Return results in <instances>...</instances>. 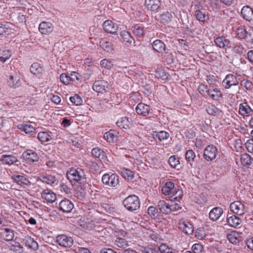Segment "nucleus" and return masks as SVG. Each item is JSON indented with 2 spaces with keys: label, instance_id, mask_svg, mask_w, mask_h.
<instances>
[{
  "label": "nucleus",
  "instance_id": "60",
  "mask_svg": "<svg viewBox=\"0 0 253 253\" xmlns=\"http://www.w3.org/2000/svg\"><path fill=\"white\" fill-rule=\"evenodd\" d=\"M100 65L103 68L110 69L112 68L113 64L109 59H103L100 62Z\"/></svg>",
  "mask_w": 253,
  "mask_h": 253
},
{
  "label": "nucleus",
  "instance_id": "16",
  "mask_svg": "<svg viewBox=\"0 0 253 253\" xmlns=\"http://www.w3.org/2000/svg\"><path fill=\"white\" fill-rule=\"evenodd\" d=\"M103 29L105 32L112 34H117L118 31V26L111 20H106L103 24Z\"/></svg>",
  "mask_w": 253,
  "mask_h": 253
},
{
  "label": "nucleus",
  "instance_id": "11",
  "mask_svg": "<svg viewBox=\"0 0 253 253\" xmlns=\"http://www.w3.org/2000/svg\"><path fill=\"white\" fill-rule=\"evenodd\" d=\"M242 16L248 22L253 21V5L251 7L249 5L243 6L241 9Z\"/></svg>",
  "mask_w": 253,
  "mask_h": 253
},
{
  "label": "nucleus",
  "instance_id": "38",
  "mask_svg": "<svg viewBox=\"0 0 253 253\" xmlns=\"http://www.w3.org/2000/svg\"><path fill=\"white\" fill-rule=\"evenodd\" d=\"M30 71L32 74L41 77L42 75V68L39 63L35 62L31 65Z\"/></svg>",
  "mask_w": 253,
  "mask_h": 253
},
{
  "label": "nucleus",
  "instance_id": "62",
  "mask_svg": "<svg viewBox=\"0 0 253 253\" xmlns=\"http://www.w3.org/2000/svg\"><path fill=\"white\" fill-rule=\"evenodd\" d=\"M184 226L183 232L185 234L190 235L193 233L194 231V228L192 224L189 223H184Z\"/></svg>",
  "mask_w": 253,
  "mask_h": 253
},
{
  "label": "nucleus",
  "instance_id": "15",
  "mask_svg": "<svg viewBox=\"0 0 253 253\" xmlns=\"http://www.w3.org/2000/svg\"><path fill=\"white\" fill-rule=\"evenodd\" d=\"M94 226L93 221L88 218L84 217L80 218V227L85 232L91 230Z\"/></svg>",
  "mask_w": 253,
  "mask_h": 253
},
{
  "label": "nucleus",
  "instance_id": "46",
  "mask_svg": "<svg viewBox=\"0 0 253 253\" xmlns=\"http://www.w3.org/2000/svg\"><path fill=\"white\" fill-rule=\"evenodd\" d=\"M158 249L161 253H175V250L166 244H161Z\"/></svg>",
  "mask_w": 253,
  "mask_h": 253
},
{
  "label": "nucleus",
  "instance_id": "9",
  "mask_svg": "<svg viewBox=\"0 0 253 253\" xmlns=\"http://www.w3.org/2000/svg\"><path fill=\"white\" fill-rule=\"evenodd\" d=\"M216 45L221 48L226 49L232 47L230 40L223 36H218L214 39Z\"/></svg>",
  "mask_w": 253,
  "mask_h": 253
},
{
  "label": "nucleus",
  "instance_id": "28",
  "mask_svg": "<svg viewBox=\"0 0 253 253\" xmlns=\"http://www.w3.org/2000/svg\"><path fill=\"white\" fill-rule=\"evenodd\" d=\"M118 134L116 130L110 129L104 134V138L109 143H114Z\"/></svg>",
  "mask_w": 253,
  "mask_h": 253
},
{
  "label": "nucleus",
  "instance_id": "3",
  "mask_svg": "<svg viewBox=\"0 0 253 253\" xmlns=\"http://www.w3.org/2000/svg\"><path fill=\"white\" fill-rule=\"evenodd\" d=\"M102 182L106 186L117 187L120 183L119 176L115 173H105L102 177Z\"/></svg>",
  "mask_w": 253,
  "mask_h": 253
},
{
  "label": "nucleus",
  "instance_id": "57",
  "mask_svg": "<svg viewBox=\"0 0 253 253\" xmlns=\"http://www.w3.org/2000/svg\"><path fill=\"white\" fill-rule=\"evenodd\" d=\"M43 181L48 184H52L54 183L56 181V178L55 176L46 174L42 176Z\"/></svg>",
  "mask_w": 253,
  "mask_h": 253
},
{
  "label": "nucleus",
  "instance_id": "53",
  "mask_svg": "<svg viewBox=\"0 0 253 253\" xmlns=\"http://www.w3.org/2000/svg\"><path fill=\"white\" fill-rule=\"evenodd\" d=\"M244 40L248 43H253V28H249L247 30Z\"/></svg>",
  "mask_w": 253,
  "mask_h": 253
},
{
  "label": "nucleus",
  "instance_id": "4",
  "mask_svg": "<svg viewBox=\"0 0 253 253\" xmlns=\"http://www.w3.org/2000/svg\"><path fill=\"white\" fill-rule=\"evenodd\" d=\"M217 148L213 145H209L204 149V158L207 161H211L216 157Z\"/></svg>",
  "mask_w": 253,
  "mask_h": 253
},
{
  "label": "nucleus",
  "instance_id": "10",
  "mask_svg": "<svg viewBox=\"0 0 253 253\" xmlns=\"http://www.w3.org/2000/svg\"><path fill=\"white\" fill-rule=\"evenodd\" d=\"M54 30L53 24L48 22L42 21L39 26L40 32L43 35H48L51 33Z\"/></svg>",
  "mask_w": 253,
  "mask_h": 253
},
{
  "label": "nucleus",
  "instance_id": "12",
  "mask_svg": "<svg viewBox=\"0 0 253 253\" xmlns=\"http://www.w3.org/2000/svg\"><path fill=\"white\" fill-rule=\"evenodd\" d=\"M14 238V231L10 228H4L0 229V238L5 241H11Z\"/></svg>",
  "mask_w": 253,
  "mask_h": 253
},
{
  "label": "nucleus",
  "instance_id": "8",
  "mask_svg": "<svg viewBox=\"0 0 253 253\" xmlns=\"http://www.w3.org/2000/svg\"><path fill=\"white\" fill-rule=\"evenodd\" d=\"M56 241L59 246L64 248L70 247L73 244V240L71 237L63 234L57 236Z\"/></svg>",
  "mask_w": 253,
  "mask_h": 253
},
{
  "label": "nucleus",
  "instance_id": "52",
  "mask_svg": "<svg viewBox=\"0 0 253 253\" xmlns=\"http://www.w3.org/2000/svg\"><path fill=\"white\" fill-rule=\"evenodd\" d=\"M148 213L153 218L158 217L159 215L158 209L156 207L153 206H150L148 208Z\"/></svg>",
  "mask_w": 253,
  "mask_h": 253
},
{
  "label": "nucleus",
  "instance_id": "24",
  "mask_svg": "<svg viewBox=\"0 0 253 253\" xmlns=\"http://www.w3.org/2000/svg\"><path fill=\"white\" fill-rule=\"evenodd\" d=\"M61 210L65 212H70L74 208L73 204L68 199L62 200L59 204Z\"/></svg>",
  "mask_w": 253,
  "mask_h": 253
},
{
  "label": "nucleus",
  "instance_id": "34",
  "mask_svg": "<svg viewBox=\"0 0 253 253\" xmlns=\"http://www.w3.org/2000/svg\"><path fill=\"white\" fill-rule=\"evenodd\" d=\"M159 210L162 213L168 214L170 213V204L164 200H160L158 203Z\"/></svg>",
  "mask_w": 253,
  "mask_h": 253
},
{
  "label": "nucleus",
  "instance_id": "48",
  "mask_svg": "<svg viewBox=\"0 0 253 253\" xmlns=\"http://www.w3.org/2000/svg\"><path fill=\"white\" fill-rule=\"evenodd\" d=\"M18 127L19 129L24 131L27 134L34 132L35 130V128L32 126L28 124L19 125Z\"/></svg>",
  "mask_w": 253,
  "mask_h": 253
},
{
  "label": "nucleus",
  "instance_id": "47",
  "mask_svg": "<svg viewBox=\"0 0 253 253\" xmlns=\"http://www.w3.org/2000/svg\"><path fill=\"white\" fill-rule=\"evenodd\" d=\"M155 76L156 78H160L163 81H168L169 74L164 70L159 69L155 71Z\"/></svg>",
  "mask_w": 253,
  "mask_h": 253
},
{
  "label": "nucleus",
  "instance_id": "50",
  "mask_svg": "<svg viewBox=\"0 0 253 253\" xmlns=\"http://www.w3.org/2000/svg\"><path fill=\"white\" fill-rule=\"evenodd\" d=\"M114 244L119 248H126L128 246L127 241L123 238H117Z\"/></svg>",
  "mask_w": 253,
  "mask_h": 253
},
{
  "label": "nucleus",
  "instance_id": "40",
  "mask_svg": "<svg viewBox=\"0 0 253 253\" xmlns=\"http://www.w3.org/2000/svg\"><path fill=\"white\" fill-rule=\"evenodd\" d=\"M196 155L193 150H188L185 153V159L188 163H189L191 167H192L193 163L195 162Z\"/></svg>",
  "mask_w": 253,
  "mask_h": 253
},
{
  "label": "nucleus",
  "instance_id": "63",
  "mask_svg": "<svg viewBox=\"0 0 253 253\" xmlns=\"http://www.w3.org/2000/svg\"><path fill=\"white\" fill-rule=\"evenodd\" d=\"M192 250L193 253H202L204 251V248L201 244L196 243L192 246Z\"/></svg>",
  "mask_w": 253,
  "mask_h": 253
},
{
  "label": "nucleus",
  "instance_id": "44",
  "mask_svg": "<svg viewBox=\"0 0 253 253\" xmlns=\"http://www.w3.org/2000/svg\"><path fill=\"white\" fill-rule=\"evenodd\" d=\"M240 159L242 164L244 166L251 165L253 161V158L247 153L241 155Z\"/></svg>",
  "mask_w": 253,
  "mask_h": 253
},
{
  "label": "nucleus",
  "instance_id": "31",
  "mask_svg": "<svg viewBox=\"0 0 253 253\" xmlns=\"http://www.w3.org/2000/svg\"><path fill=\"white\" fill-rule=\"evenodd\" d=\"M24 241L26 246L29 248L37 251L39 249V245L38 243L30 236H26Z\"/></svg>",
  "mask_w": 253,
  "mask_h": 253
},
{
  "label": "nucleus",
  "instance_id": "18",
  "mask_svg": "<svg viewBox=\"0 0 253 253\" xmlns=\"http://www.w3.org/2000/svg\"><path fill=\"white\" fill-rule=\"evenodd\" d=\"M153 49L159 53H166V45L165 43L160 40H156L152 43Z\"/></svg>",
  "mask_w": 253,
  "mask_h": 253
},
{
  "label": "nucleus",
  "instance_id": "56",
  "mask_svg": "<svg viewBox=\"0 0 253 253\" xmlns=\"http://www.w3.org/2000/svg\"><path fill=\"white\" fill-rule=\"evenodd\" d=\"M232 51L235 53L242 54L246 51L245 48L241 44H236L232 48Z\"/></svg>",
  "mask_w": 253,
  "mask_h": 253
},
{
  "label": "nucleus",
  "instance_id": "13",
  "mask_svg": "<svg viewBox=\"0 0 253 253\" xmlns=\"http://www.w3.org/2000/svg\"><path fill=\"white\" fill-rule=\"evenodd\" d=\"M230 209L233 213L237 215H243L244 213V206L239 201H235L231 203Z\"/></svg>",
  "mask_w": 253,
  "mask_h": 253
},
{
  "label": "nucleus",
  "instance_id": "64",
  "mask_svg": "<svg viewBox=\"0 0 253 253\" xmlns=\"http://www.w3.org/2000/svg\"><path fill=\"white\" fill-rule=\"evenodd\" d=\"M205 231L203 228H198L195 232L196 237L199 240H203L205 237Z\"/></svg>",
  "mask_w": 253,
  "mask_h": 253
},
{
  "label": "nucleus",
  "instance_id": "55",
  "mask_svg": "<svg viewBox=\"0 0 253 253\" xmlns=\"http://www.w3.org/2000/svg\"><path fill=\"white\" fill-rule=\"evenodd\" d=\"M246 32L247 30L244 28H238L236 31V37L240 40H244L246 36Z\"/></svg>",
  "mask_w": 253,
  "mask_h": 253
},
{
  "label": "nucleus",
  "instance_id": "41",
  "mask_svg": "<svg viewBox=\"0 0 253 253\" xmlns=\"http://www.w3.org/2000/svg\"><path fill=\"white\" fill-rule=\"evenodd\" d=\"M120 36L121 39L124 42H126L131 44L134 41L133 37L131 36L129 32L127 31L124 30L120 32Z\"/></svg>",
  "mask_w": 253,
  "mask_h": 253
},
{
  "label": "nucleus",
  "instance_id": "1",
  "mask_svg": "<svg viewBox=\"0 0 253 253\" xmlns=\"http://www.w3.org/2000/svg\"><path fill=\"white\" fill-rule=\"evenodd\" d=\"M90 173L86 170L80 169V197H85L87 192H89L90 185Z\"/></svg>",
  "mask_w": 253,
  "mask_h": 253
},
{
  "label": "nucleus",
  "instance_id": "36",
  "mask_svg": "<svg viewBox=\"0 0 253 253\" xmlns=\"http://www.w3.org/2000/svg\"><path fill=\"white\" fill-rule=\"evenodd\" d=\"M8 85L11 87L16 88L20 85V80L17 75H11L8 81Z\"/></svg>",
  "mask_w": 253,
  "mask_h": 253
},
{
  "label": "nucleus",
  "instance_id": "37",
  "mask_svg": "<svg viewBox=\"0 0 253 253\" xmlns=\"http://www.w3.org/2000/svg\"><path fill=\"white\" fill-rule=\"evenodd\" d=\"M228 240L233 244H239L241 241L239 234L236 231H233L227 236Z\"/></svg>",
  "mask_w": 253,
  "mask_h": 253
},
{
  "label": "nucleus",
  "instance_id": "42",
  "mask_svg": "<svg viewBox=\"0 0 253 253\" xmlns=\"http://www.w3.org/2000/svg\"><path fill=\"white\" fill-rule=\"evenodd\" d=\"M172 19V15L168 11L164 12L160 15V22L163 24H168Z\"/></svg>",
  "mask_w": 253,
  "mask_h": 253
},
{
  "label": "nucleus",
  "instance_id": "29",
  "mask_svg": "<svg viewBox=\"0 0 253 253\" xmlns=\"http://www.w3.org/2000/svg\"><path fill=\"white\" fill-rule=\"evenodd\" d=\"M208 95L216 101H219L222 98V93L217 88L208 89L206 91Z\"/></svg>",
  "mask_w": 253,
  "mask_h": 253
},
{
  "label": "nucleus",
  "instance_id": "6",
  "mask_svg": "<svg viewBox=\"0 0 253 253\" xmlns=\"http://www.w3.org/2000/svg\"><path fill=\"white\" fill-rule=\"evenodd\" d=\"M222 85L225 89H228L232 86H236L239 84L237 77L233 74H227L222 83Z\"/></svg>",
  "mask_w": 253,
  "mask_h": 253
},
{
  "label": "nucleus",
  "instance_id": "33",
  "mask_svg": "<svg viewBox=\"0 0 253 253\" xmlns=\"http://www.w3.org/2000/svg\"><path fill=\"white\" fill-rule=\"evenodd\" d=\"M253 111L250 106L246 102L241 103L239 105V113L243 116H248Z\"/></svg>",
  "mask_w": 253,
  "mask_h": 253
},
{
  "label": "nucleus",
  "instance_id": "7",
  "mask_svg": "<svg viewBox=\"0 0 253 253\" xmlns=\"http://www.w3.org/2000/svg\"><path fill=\"white\" fill-rule=\"evenodd\" d=\"M108 83L105 80H98L94 82L92 85V89L94 91L104 94L106 92L108 88Z\"/></svg>",
  "mask_w": 253,
  "mask_h": 253
},
{
  "label": "nucleus",
  "instance_id": "61",
  "mask_svg": "<svg viewBox=\"0 0 253 253\" xmlns=\"http://www.w3.org/2000/svg\"><path fill=\"white\" fill-rule=\"evenodd\" d=\"M218 109L214 105H211L207 109V113L211 116H216L218 114Z\"/></svg>",
  "mask_w": 253,
  "mask_h": 253
},
{
  "label": "nucleus",
  "instance_id": "26",
  "mask_svg": "<svg viewBox=\"0 0 253 253\" xmlns=\"http://www.w3.org/2000/svg\"><path fill=\"white\" fill-rule=\"evenodd\" d=\"M100 47L106 53H111L114 50L113 44L112 42L101 39L99 42Z\"/></svg>",
  "mask_w": 253,
  "mask_h": 253
},
{
  "label": "nucleus",
  "instance_id": "35",
  "mask_svg": "<svg viewBox=\"0 0 253 253\" xmlns=\"http://www.w3.org/2000/svg\"><path fill=\"white\" fill-rule=\"evenodd\" d=\"M132 32L134 35L138 38H143L145 35L144 27L135 25L132 27Z\"/></svg>",
  "mask_w": 253,
  "mask_h": 253
},
{
  "label": "nucleus",
  "instance_id": "32",
  "mask_svg": "<svg viewBox=\"0 0 253 253\" xmlns=\"http://www.w3.org/2000/svg\"><path fill=\"white\" fill-rule=\"evenodd\" d=\"M228 224L232 227L237 228L241 223V219L237 216L233 215L227 218Z\"/></svg>",
  "mask_w": 253,
  "mask_h": 253
},
{
  "label": "nucleus",
  "instance_id": "25",
  "mask_svg": "<svg viewBox=\"0 0 253 253\" xmlns=\"http://www.w3.org/2000/svg\"><path fill=\"white\" fill-rule=\"evenodd\" d=\"M41 195L42 198L51 203L54 202L56 199L55 194L49 189L43 190L41 193Z\"/></svg>",
  "mask_w": 253,
  "mask_h": 253
},
{
  "label": "nucleus",
  "instance_id": "54",
  "mask_svg": "<svg viewBox=\"0 0 253 253\" xmlns=\"http://www.w3.org/2000/svg\"><path fill=\"white\" fill-rule=\"evenodd\" d=\"M168 162L170 166L173 168H175L180 164L178 158L174 155L169 157Z\"/></svg>",
  "mask_w": 253,
  "mask_h": 253
},
{
  "label": "nucleus",
  "instance_id": "58",
  "mask_svg": "<svg viewBox=\"0 0 253 253\" xmlns=\"http://www.w3.org/2000/svg\"><path fill=\"white\" fill-rule=\"evenodd\" d=\"M173 193H172L170 196L171 200L180 199L182 198L183 192L181 190L175 188V190L173 191Z\"/></svg>",
  "mask_w": 253,
  "mask_h": 253
},
{
  "label": "nucleus",
  "instance_id": "22",
  "mask_svg": "<svg viewBox=\"0 0 253 253\" xmlns=\"http://www.w3.org/2000/svg\"><path fill=\"white\" fill-rule=\"evenodd\" d=\"M174 190H175V185L174 183L171 181L167 182L162 188L163 194L166 196H169L170 197L172 193H173V191Z\"/></svg>",
  "mask_w": 253,
  "mask_h": 253
},
{
  "label": "nucleus",
  "instance_id": "21",
  "mask_svg": "<svg viewBox=\"0 0 253 253\" xmlns=\"http://www.w3.org/2000/svg\"><path fill=\"white\" fill-rule=\"evenodd\" d=\"M223 212L220 207H214L209 212V218L213 221L217 220Z\"/></svg>",
  "mask_w": 253,
  "mask_h": 253
},
{
  "label": "nucleus",
  "instance_id": "51",
  "mask_svg": "<svg viewBox=\"0 0 253 253\" xmlns=\"http://www.w3.org/2000/svg\"><path fill=\"white\" fill-rule=\"evenodd\" d=\"M38 138L41 142H45L50 140L51 137L48 132H40L38 134Z\"/></svg>",
  "mask_w": 253,
  "mask_h": 253
},
{
  "label": "nucleus",
  "instance_id": "27",
  "mask_svg": "<svg viewBox=\"0 0 253 253\" xmlns=\"http://www.w3.org/2000/svg\"><path fill=\"white\" fill-rule=\"evenodd\" d=\"M0 160L3 164L9 166L18 161L16 157L11 155H3L1 156Z\"/></svg>",
  "mask_w": 253,
  "mask_h": 253
},
{
  "label": "nucleus",
  "instance_id": "43",
  "mask_svg": "<svg viewBox=\"0 0 253 253\" xmlns=\"http://www.w3.org/2000/svg\"><path fill=\"white\" fill-rule=\"evenodd\" d=\"M11 56V53L9 50L6 49L0 50V61L2 63L6 62Z\"/></svg>",
  "mask_w": 253,
  "mask_h": 253
},
{
  "label": "nucleus",
  "instance_id": "17",
  "mask_svg": "<svg viewBox=\"0 0 253 253\" xmlns=\"http://www.w3.org/2000/svg\"><path fill=\"white\" fill-rule=\"evenodd\" d=\"M194 16L198 21L203 23H205L209 19V13L206 9L203 10L200 9L195 10Z\"/></svg>",
  "mask_w": 253,
  "mask_h": 253
},
{
  "label": "nucleus",
  "instance_id": "20",
  "mask_svg": "<svg viewBox=\"0 0 253 253\" xmlns=\"http://www.w3.org/2000/svg\"><path fill=\"white\" fill-rule=\"evenodd\" d=\"M144 5L148 10L154 11L160 7L161 3L160 0H145Z\"/></svg>",
  "mask_w": 253,
  "mask_h": 253
},
{
  "label": "nucleus",
  "instance_id": "30",
  "mask_svg": "<svg viewBox=\"0 0 253 253\" xmlns=\"http://www.w3.org/2000/svg\"><path fill=\"white\" fill-rule=\"evenodd\" d=\"M131 122V118L127 117H124L119 120L116 122V125L120 128L127 129L129 127V125H130Z\"/></svg>",
  "mask_w": 253,
  "mask_h": 253
},
{
  "label": "nucleus",
  "instance_id": "5",
  "mask_svg": "<svg viewBox=\"0 0 253 253\" xmlns=\"http://www.w3.org/2000/svg\"><path fill=\"white\" fill-rule=\"evenodd\" d=\"M67 177L70 181L73 186L78 187L79 183V172L77 169L70 168L67 172Z\"/></svg>",
  "mask_w": 253,
  "mask_h": 253
},
{
  "label": "nucleus",
  "instance_id": "23",
  "mask_svg": "<svg viewBox=\"0 0 253 253\" xmlns=\"http://www.w3.org/2000/svg\"><path fill=\"white\" fill-rule=\"evenodd\" d=\"M12 179L21 186H28L31 183L28 179L22 175L14 174L12 176Z\"/></svg>",
  "mask_w": 253,
  "mask_h": 253
},
{
  "label": "nucleus",
  "instance_id": "49",
  "mask_svg": "<svg viewBox=\"0 0 253 253\" xmlns=\"http://www.w3.org/2000/svg\"><path fill=\"white\" fill-rule=\"evenodd\" d=\"M10 250L15 253H22L23 251V247L18 242H14L10 246Z\"/></svg>",
  "mask_w": 253,
  "mask_h": 253
},
{
  "label": "nucleus",
  "instance_id": "45",
  "mask_svg": "<svg viewBox=\"0 0 253 253\" xmlns=\"http://www.w3.org/2000/svg\"><path fill=\"white\" fill-rule=\"evenodd\" d=\"M93 156L100 160H103L105 157V152L98 147L94 148L91 151Z\"/></svg>",
  "mask_w": 253,
  "mask_h": 253
},
{
  "label": "nucleus",
  "instance_id": "2",
  "mask_svg": "<svg viewBox=\"0 0 253 253\" xmlns=\"http://www.w3.org/2000/svg\"><path fill=\"white\" fill-rule=\"evenodd\" d=\"M125 208L129 211H135L140 207V200L135 195H130L126 197L122 202Z\"/></svg>",
  "mask_w": 253,
  "mask_h": 253
},
{
  "label": "nucleus",
  "instance_id": "19",
  "mask_svg": "<svg viewBox=\"0 0 253 253\" xmlns=\"http://www.w3.org/2000/svg\"><path fill=\"white\" fill-rule=\"evenodd\" d=\"M24 158L29 162H36L39 161V157L34 151L27 150L23 153Z\"/></svg>",
  "mask_w": 253,
  "mask_h": 253
},
{
  "label": "nucleus",
  "instance_id": "59",
  "mask_svg": "<svg viewBox=\"0 0 253 253\" xmlns=\"http://www.w3.org/2000/svg\"><path fill=\"white\" fill-rule=\"evenodd\" d=\"M241 85L247 90H252L253 88V84L248 79H243L242 80Z\"/></svg>",
  "mask_w": 253,
  "mask_h": 253
},
{
  "label": "nucleus",
  "instance_id": "14",
  "mask_svg": "<svg viewBox=\"0 0 253 253\" xmlns=\"http://www.w3.org/2000/svg\"><path fill=\"white\" fill-rule=\"evenodd\" d=\"M135 110L139 115L146 117L150 113L151 107L149 105L141 102L137 104L135 108Z\"/></svg>",
  "mask_w": 253,
  "mask_h": 253
},
{
  "label": "nucleus",
  "instance_id": "39",
  "mask_svg": "<svg viewBox=\"0 0 253 253\" xmlns=\"http://www.w3.org/2000/svg\"><path fill=\"white\" fill-rule=\"evenodd\" d=\"M121 174L123 177L127 180H131L134 178V172L128 169H122Z\"/></svg>",
  "mask_w": 253,
  "mask_h": 253
}]
</instances>
